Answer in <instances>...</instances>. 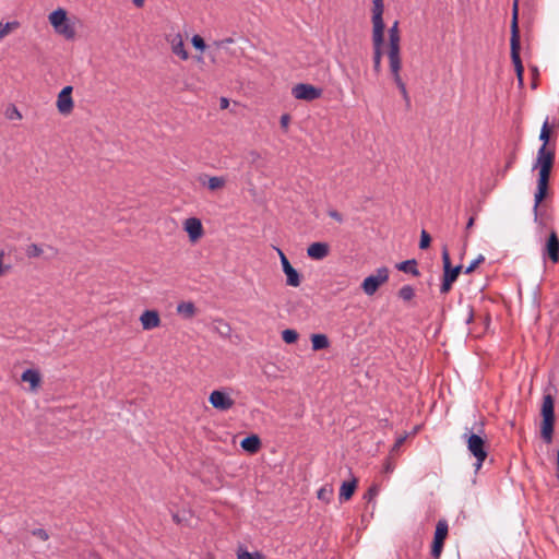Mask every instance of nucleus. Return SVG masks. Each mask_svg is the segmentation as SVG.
<instances>
[{"label":"nucleus","mask_w":559,"mask_h":559,"mask_svg":"<svg viewBox=\"0 0 559 559\" xmlns=\"http://www.w3.org/2000/svg\"><path fill=\"white\" fill-rule=\"evenodd\" d=\"M555 160V152L545 147L543 144L538 152L537 158L534 165L535 168H539L538 180H537V190L535 192V204H534V215L535 219L538 217V205L544 200L548 189V181L550 171Z\"/></svg>","instance_id":"1"},{"label":"nucleus","mask_w":559,"mask_h":559,"mask_svg":"<svg viewBox=\"0 0 559 559\" xmlns=\"http://www.w3.org/2000/svg\"><path fill=\"white\" fill-rule=\"evenodd\" d=\"M462 438L466 441L468 452L476 460L475 471L480 469L488 456L484 423L476 421L473 427H465Z\"/></svg>","instance_id":"2"},{"label":"nucleus","mask_w":559,"mask_h":559,"mask_svg":"<svg viewBox=\"0 0 559 559\" xmlns=\"http://www.w3.org/2000/svg\"><path fill=\"white\" fill-rule=\"evenodd\" d=\"M543 421L540 426V435L546 443H551L555 425L554 399L547 394L543 399L542 405Z\"/></svg>","instance_id":"3"},{"label":"nucleus","mask_w":559,"mask_h":559,"mask_svg":"<svg viewBox=\"0 0 559 559\" xmlns=\"http://www.w3.org/2000/svg\"><path fill=\"white\" fill-rule=\"evenodd\" d=\"M389 280V270L385 266L379 267L376 274L367 276L361 287L366 295L372 296L378 288Z\"/></svg>","instance_id":"4"},{"label":"nucleus","mask_w":559,"mask_h":559,"mask_svg":"<svg viewBox=\"0 0 559 559\" xmlns=\"http://www.w3.org/2000/svg\"><path fill=\"white\" fill-rule=\"evenodd\" d=\"M449 525L445 520H439L436 525L435 537L431 546V556L433 558H439L442 549L444 540L448 536Z\"/></svg>","instance_id":"5"},{"label":"nucleus","mask_w":559,"mask_h":559,"mask_svg":"<svg viewBox=\"0 0 559 559\" xmlns=\"http://www.w3.org/2000/svg\"><path fill=\"white\" fill-rule=\"evenodd\" d=\"M25 254L28 259L43 257L50 260L58 255V249L50 245L29 243L25 248Z\"/></svg>","instance_id":"6"},{"label":"nucleus","mask_w":559,"mask_h":559,"mask_svg":"<svg viewBox=\"0 0 559 559\" xmlns=\"http://www.w3.org/2000/svg\"><path fill=\"white\" fill-rule=\"evenodd\" d=\"M292 93L296 99L310 102L320 98L322 90L311 84L299 83L293 87Z\"/></svg>","instance_id":"7"},{"label":"nucleus","mask_w":559,"mask_h":559,"mask_svg":"<svg viewBox=\"0 0 559 559\" xmlns=\"http://www.w3.org/2000/svg\"><path fill=\"white\" fill-rule=\"evenodd\" d=\"M400 41L401 40L389 41L388 58L391 74L400 73L402 69Z\"/></svg>","instance_id":"8"},{"label":"nucleus","mask_w":559,"mask_h":559,"mask_svg":"<svg viewBox=\"0 0 559 559\" xmlns=\"http://www.w3.org/2000/svg\"><path fill=\"white\" fill-rule=\"evenodd\" d=\"M166 41L170 45L171 52L181 60H187L189 53L185 47L183 37L180 33L166 35Z\"/></svg>","instance_id":"9"},{"label":"nucleus","mask_w":559,"mask_h":559,"mask_svg":"<svg viewBox=\"0 0 559 559\" xmlns=\"http://www.w3.org/2000/svg\"><path fill=\"white\" fill-rule=\"evenodd\" d=\"M72 90V86L68 85L58 94L57 108L61 115H69L73 110Z\"/></svg>","instance_id":"10"},{"label":"nucleus","mask_w":559,"mask_h":559,"mask_svg":"<svg viewBox=\"0 0 559 559\" xmlns=\"http://www.w3.org/2000/svg\"><path fill=\"white\" fill-rule=\"evenodd\" d=\"M209 402L214 408L219 411H228L235 404L234 400L227 393L218 390L210 394Z\"/></svg>","instance_id":"11"},{"label":"nucleus","mask_w":559,"mask_h":559,"mask_svg":"<svg viewBox=\"0 0 559 559\" xmlns=\"http://www.w3.org/2000/svg\"><path fill=\"white\" fill-rule=\"evenodd\" d=\"M511 59L514 64V69L516 72V78L520 86H523V75H524V68L521 61L520 57V38L519 39H511Z\"/></svg>","instance_id":"12"},{"label":"nucleus","mask_w":559,"mask_h":559,"mask_svg":"<svg viewBox=\"0 0 559 559\" xmlns=\"http://www.w3.org/2000/svg\"><path fill=\"white\" fill-rule=\"evenodd\" d=\"M443 278L454 283L462 271V265L452 266L447 247L442 249Z\"/></svg>","instance_id":"13"},{"label":"nucleus","mask_w":559,"mask_h":559,"mask_svg":"<svg viewBox=\"0 0 559 559\" xmlns=\"http://www.w3.org/2000/svg\"><path fill=\"white\" fill-rule=\"evenodd\" d=\"M384 43V34H372V47H373V71L380 73L381 60H382V47Z\"/></svg>","instance_id":"14"},{"label":"nucleus","mask_w":559,"mask_h":559,"mask_svg":"<svg viewBox=\"0 0 559 559\" xmlns=\"http://www.w3.org/2000/svg\"><path fill=\"white\" fill-rule=\"evenodd\" d=\"M383 2L372 3V34H384Z\"/></svg>","instance_id":"15"},{"label":"nucleus","mask_w":559,"mask_h":559,"mask_svg":"<svg viewBox=\"0 0 559 559\" xmlns=\"http://www.w3.org/2000/svg\"><path fill=\"white\" fill-rule=\"evenodd\" d=\"M140 322L142 329L145 331H150L156 329L160 325V317L158 311L156 310H145L140 316Z\"/></svg>","instance_id":"16"},{"label":"nucleus","mask_w":559,"mask_h":559,"mask_svg":"<svg viewBox=\"0 0 559 559\" xmlns=\"http://www.w3.org/2000/svg\"><path fill=\"white\" fill-rule=\"evenodd\" d=\"M544 255H548L554 263L559 261V239L555 231H551L547 239Z\"/></svg>","instance_id":"17"},{"label":"nucleus","mask_w":559,"mask_h":559,"mask_svg":"<svg viewBox=\"0 0 559 559\" xmlns=\"http://www.w3.org/2000/svg\"><path fill=\"white\" fill-rule=\"evenodd\" d=\"M185 230L192 241L198 240L203 235L202 223L197 217H189L183 223Z\"/></svg>","instance_id":"18"},{"label":"nucleus","mask_w":559,"mask_h":559,"mask_svg":"<svg viewBox=\"0 0 559 559\" xmlns=\"http://www.w3.org/2000/svg\"><path fill=\"white\" fill-rule=\"evenodd\" d=\"M330 253V246L326 242H313L307 248V254L312 260H323Z\"/></svg>","instance_id":"19"},{"label":"nucleus","mask_w":559,"mask_h":559,"mask_svg":"<svg viewBox=\"0 0 559 559\" xmlns=\"http://www.w3.org/2000/svg\"><path fill=\"white\" fill-rule=\"evenodd\" d=\"M22 381L29 383V389L32 392H36L40 386L41 377L38 370L36 369H26L22 376Z\"/></svg>","instance_id":"20"},{"label":"nucleus","mask_w":559,"mask_h":559,"mask_svg":"<svg viewBox=\"0 0 559 559\" xmlns=\"http://www.w3.org/2000/svg\"><path fill=\"white\" fill-rule=\"evenodd\" d=\"M356 486H357L356 478H353L350 481H344L340 489V496H338L340 501L343 502V501L349 500L352 498V496L354 495Z\"/></svg>","instance_id":"21"},{"label":"nucleus","mask_w":559,"mask_h":559,"mask_svg":"<svg viewBox=\"0 0 559 559\" xmlns=\"http://www.w3.org/2000/svg\"><path fill=\"white\" fill-rule=\"evenodd\" d=\"M240 445L245 451L255 453L260 449L261 441L258 436L251 435L242 439Z\"/></svg>","instance_id":"22"},{"label":"nucleus","mask_w":559,"mask_h":559,"mask_svg":"<svg viewBox=\"0 0 559 559\" xmlns=\"http://www.w3.org/2000/svg\"><path fill=\"white\" fill-rule=\"evenodd\" d=\"M50 24L55 28V31L59 29L61 27L62 23H64L68 19L67 12L59 8L51 12L48 16Z\"/></svg>","instance_id":"23"},{"label":"nucleus","mask_w":559,"mask_h":559,"mask_svg":"<svg viewBox=\"0 0 559 559\" xmlns=\"http://www.w3.org/2000/svg\"><path fill=\"white\" fill-rule=\"evenodd\" d=\"M399 271L409 273L414 276H419V270L417 269V262L415 259L406 260L396 264Z\"/></svg>","instance_id":"24"},{"label":"nucleus","mask_w":559,"mask_h":559,"mask_svg":"<svg viewBox=\"0 0 559 559\" xmlns=\"http://www.w3.org/2000/svg\"><path fill=\"white\" fill-rule=\"evenodd\" d=\"M195 306L191 301H182L177 305V312L186 319H191L195 314Z\"/></svg>","instance_id":"25"},{"label":"nucleus","mask_w":559,"mask_h":559,"mask_svg":"<svg viewBox=\"0 0 559 559\" xmlns=\"http://www.w3.org/2000/svg\"><path fill=\"white\" fill-rule=\"evenodd\" d=\"M518 15H519V0H513L512 4V22H511V39H519V26H518Z\"/></svg>","instance_id":"26"},{"label":"nucleus","mask_w":559,"mask_h":559,"mask_svg":"<svg viewBox=\"0 0 559 559\" xmlns=\"http://www.w3.org/2000/svg\"><path fill=\"white\" fill-rule=\"evenodd\" d=\"M284 273L286 275V285L298 287L301 284V276L293 266L286 270Z\"/></svg>","instance_id":"27"},{"label":"nucleus","mask_w":559,"mask_h":559,"mask_svg":"<svg viewBox=\"0 0 559 559\" xmlns=\"http://www.w3.org/2000/svg\"><path fill=\"white\" fill-rule=\"evenodd\" d=\"M311 343L313 350L324 349L330 345L329 338L325 334H313L311 336Z\"/></svg>","instance_id":"28"},{"label":"nucleus","mask_w":559,"mask_h":559,"mask_svg":"<svg viewBox=\"0 0 559 559\" xmlns=\"http://www.w3.org/2000/svg\"><path fill=\"white\" fill-rule=\"evenodd\" d=\"M56 32L67 39H73L75 36L74 26L72 23H70L69 19H67V21L62 23L61 27H59V29Z\"/></svg>","instance_id":"29"},{"label":"nucleus","mask_w":559,"mask_h":559,"mask_svg":"<svg viewBox=\"0 0 559 559\" xmlns=\"http://www.w3.org/2000/svg\"><path fill=\"white\" fill-rule=\"evenodd\" d=\"M393 76V80L396 84V86L399 87L405 103H406V106L409 107L411 106V98H409V95L407 93V90H406V85L405 83L403 82L400 73H396V74H392Z\"/></svg>","instance_id":"30"},{"label":"nucleus","mask_w":559,"mask_h":559,"mask_svg":"<svg viewBox=\"0 0 559 559\" xmlns=\"http://www.w3.org/2000/svg\"><path fill=\"white\" fill-rule=\"evenodd\" d=\"M20 26L17 21L2 23L0 22V40L3 39L7 35L10 34L13 29H16Z\"/></svg>","instance_id":"31"},{"label":"nucleus","mask_w":559,"mask_h":559,"mask_svg":"<svg viewBox=\"0 0 559 559\" xmlns=\"http://www.w3.org/2000/svg\"><path fill=\"white\" fill-rule=\"evenodd\" d=\"M317 497L319 500L330 502L331 498L333 497V487L331 485H324L318 490Z\"/></svg>","instance_id":"32"},{"label":"nucleus","mask_w":559,"mask_h":559,"mask_svg":"<svg viewBox=\"0 0 559 559\" xmlns=\"http://www.w3.org/2000/svg\"><path fill=\"white\" fill-rule=\"evenodd\" d=\"M399 297L404 301H409L415 297V289L411 285H404L399 290Z\"/></svg>","instance_id":"33"},{"label":"nucleus","mask_w":559,"mask_h":559,"mask_svg":"<svg viewBox=\"0 0 559 559\" xmlns=\"http://www.w3.org/2000/svg\"><path fill=\"white\" fill-rule=\"evenodd\" d=\"M226 180L223 177H210L207 180V187L210 190L214 191L221 189L225 186Z\"/></svg>","instance_id":"34"},{"label":"nucleus","mask_w":559,"mask_h":559,"mask_svg":"<svg viewBox=\"0 0 559 559\" xmlns=\"http://www.w3.org/2000/svg\"><path fill=\"white\" fill-rule=\"evenodd\" d=\"M282 338L287 344H293L298 340V333L293 329H286L282 332Z\"/></svg>","instance_id":"35"},{"label":"nucleus","mask_w":559,"mask_h":559,"mask_svg":"<svg viewBox=\"0 0 559 559\" xmlns=\"http://www.w3.org/2000/svg\"><path fill=\"white\" fill-rule=\"evenodd\" d=\"M549 134H550L549 123H548V119H546L543 123V127H542L540 133H539V140L543 141V144H545V147H547V144L549 141Z\"/></svg>","instance_id":"36"},{"label":"nucleus","mask_w":559,"mask_h":559,"mask_svg":"<svg viewBox=\"0 0 559 559\" xmlns=\"http://www.w3.org/2000/svg\"><path fill=\"white\" fill-rule=\"evenodd\" d=\"M5 116L9 120H21L22 119V114L14 105H12L11 107H9L7 109Z\"/></svg>","instance_id":"37"},{"label":"nucleus","mask_w":559,"mask_h":559,"mask_svg":"<svg viewBox=\"0 0 559 559\" xmlns=\"http://www.w3.org/2000/svg\"><path fill=\"white\" fill-rule=\"evenodd\" d=\"M394 40H401L397 21H395L394 24L389 28V41Z\"/></svg>","instance_id":"38"},{"label":"nucleus","mask_w":559,"mask_h":559,"mask_svg":"<svg viewBox=\"0 0 559 559\" xmlns=\"http://www.w3.org/2000/svg\"><path fill=\"white\" fill-rule=\"evenodd\" d=\"M430 241H431L430 235L425 229H423L420 233L419 248L427 249L430 246Z\"/></svg>","instance_id":"39"},{"label":"nucleus","mask_w":559,"mask_h":559,"mask_svg":"<svg viewBox=\"0 0 559 559\" xmlns=\"http://www.w3.org/2000/svg\"><path fill=\"white\" fill-rule=\"evenodd\" d=\"M238 559H263V556L259 552H249L247 550H241L237 555Z\"/></svg>","instance_id":"40"},{"label":"nucleus","mask_w":559,"mask_h":559,"mask_svg":"<svg viewBox=\"0 0 559 559\" xmlns=\"http://www.w3.org/2000/svg\"><path fill=\"white\" fill-rule=\"evenodd\" d=\"M485 261V258L483 254H479L472 263L465 269V273L469 274L472 273L480 263Z\"/></svg>","instance_id":"41"},{"label":"nucleus","mask_w":559,"mask_h":559,"mask_svg":"<svg viewBox=\"0 0 559 559\" xmlns=\"http://www.w3.org/2000/svg\"><path fill=\"white\" fill-rule=\"evenodd\" d=\"M4 251L0 250V277L8 274L12 266L10 264H3Z\"/></svg>","instance_id":"42"},{"label":"nucleus","mask_w":559,"mask_h":559,"mask_svg":"<svg viewBox=\"0 0 559 559\" xmlns=\"http://www.w3.org/2000/svg\"><path fill=\"white\" fill-rule=\"evenodd\" d=\"M191 43L193 47L199 50H204L206 47L204 39L200 35H194Z\"/></svg>","instance_id":"43"},{"label":"nucleus","mask_w":559,"mask_h":559,"mask_svg":"<svg viewBox=\"0 0 559 559\" xmlns=\"http://www.w3.org/2000/svg\"><path fill=\"white\" fill-rule=\"evenodd\" d=\"M276 251H277V253L280 255V259H281V264H282L283 272H285L286 270L292 267V264L289 263V261L286 258L285 253L281 249L277 248Z\"/></svg>","instance_id":"44"},{"label":"nucleus","mask_w":559,"mask_h":559,"mask_svg":"<svg viewBox=\"0 0 559 559\" xmlns=\"http://www.w3.org/2000/svg\"><path fill=\"white\" fill-rule=\"evenodd\" d=\"M378 493H379V488H378V486L373 485L365 493L364 499H366L368 501H372L378 496Z\"/></svg>","instance_id":"45"},{"label":"nucleus","mask_w":559,"mask_h":559,"mask_svg":"<svg viewBox=\"0 0 559 559\" xmlns=\"http://www.w3.org/2000/svg\"><path fill=\"white\" fill-rule=\"evenodd\" d=\"M32 535L37 537V538H39V539H41V540H44V542L49 539V534L44 528H35V530H33L32 531Z\"/></svg>","instance_id":"46"},{"label":"nucleus","mask_w":559,"mask_h":559,"mask_svg":"<svg viewBox=\"0 0 559 559\" xmlns=\"http://www.w3.org/2000/svg\"><path fill=\"white\" fill-rule=\"evenodd\" d=\"M452 284L450 281L443 278L442 284L440 286V293L445 295L451 290Z\"/></svg>","instance_id":"47"},{"label":"nucleus","mask_w":559,"mask_h":559,"mask_svg":"<svg viewBox=\"0 0 559 559\" xmlns=\"http://www.w3.org/2000/svg\"><path fill=\"white\" fill-rule=\"evenodd\" d=\"M395 468V465L394 463L392 462L391 459H386L385 462H384V465H383V472L389 474V473H392Z\"/></svg>","instance_id":"48"},{"label":"nucleus","mask_w":559,"mask_h":559,"mask_svg":"<svg viewBox=\"0 0 559 559\" xmlns=\"http://www.w3.org/2000/svg\"><path fill=\"white\" fill-rule=\"evenodd\" d=\"M289 122H290V116H289L288 114H284V115H282L281 120H280V123H281V127H282L284 130H287V129H288Z\"/></svg>","instance_id":"49"},{"label":"nucleus","mask_w":559,"mask_h":559,"mask_svg":"<svg viewBox=\"0 0 559 559\" xmlns=\"http://www.w3.org/2000/svg\"><path fill=\"white\" fill-rule=\"evenodd\" d=\"M328 214L331 218L335 219L338 223H343L344 221L343 215L338 213L336 210H330Z\"/></svg>","instance_id":"50"},{"label":"nucleus","mask_w":559,"mask_h":559,"mask_svg":"<svg viewBox=\"0 0 559 559\" xmlns=\"http://www.w3.org/2000/svg\"><path fill=\"white\" fill-rule=\"evenodd\" d=\"M231 43H234V39L231 37H228V38L222 39L219 41H216L215 45L218 48H224L226 45L231 44Z\"/></svg>","instance_id":"51"},{"label":"nucleus","mask_w":559,"mask_h":559,"mask_svg":"<svg viewBox=\"0 0 559 559\" xmlns=\"http://www.w3.org/2000/svg\"><path fill=\"white\" fill-rule=\"evenodd\" d=\"M473 320H474V311H473V309L469 307V308H468V312H467V317H466V319H465V323H466V324H469Z\"/></svg>","instance_id":"52"},{"label":"nucleus","mask_w":559,"mask_h":559,"mask_svg":"<svg viewBox=\"0 0 559 559\" xmlns=\"http://www.w3.org/2000/svg\"><path fill=\"white\" fill-rule=\"evenodd\" d=\"M219 105H221L222 109H226L228 107V105H229V102H228L227 98L222 97L221 100H219Z\"/></svg>","instance_id":"53"},{"label":"nucleus","mask_w":559,"mask_h":559,"mask_svg":"<svg viewBox=\"0 0 559 559\" xmlns=\"http://www.w3.org/2000/svg\"><path fill=\"white\" fill-rule=\"evenodd\" d=\"M405 440V437H401L396 440L395 444L393 445V449L392 451L396 450L399 447H401V444L404 442Z\"/></svg>","instance_id":"54"},{"label":"nucleus","mask_w":559,"mask_h":559,"mask_svg":"<svg viewBox=\"0 0 559 559\" xmlns=\"http://www.w3.org/2000/svg\"><path fill=\"white\" fill-rule=\"evenodd\" d=\"M474 222H475V218H474L473 216H472V217H469V219H468V222H467V224H466V229L472 228V227H473V225H474Z\"/></svg>","instance_id":"55"},{"label":"nucleus","mask_w":559,"mask_h":559,"mask_svg":"<svg viewBox=\"0 0 559 559\" xmlns=\"http://www.w3.org/2000/svg\"><path fill=\"white\" fill-rule=\"evenodd\" d=\"M132 2L138 8H141L144 4V0H132Z\"/></svg>","instance_id":"56"},{"label":"nucleus","mask_w":559,"mask_h":559,"mask_svg":"<svg viewBox=\"0 0 559 559\" xmlns=\"http://www.w3.org/2000/svg\"><path fill=\"white\" fill-rule=\"evenodd\" d=\"M512 163H513V159H510V160H509V162L507 163V166H506V168H509V167H511Z\"/></svg>","instance_id":"57"},{"label":"nucleus","mask_w":559,"mask_h":559,"mask_svg":"<svg viewBox=\"0 0 559 559\" xmlns=\"http://www.w3.org/2000/svg\"><path fill=\"white\" fill-rule=\"evenodd\" d=\"M383 2V0H372V3Z\"/></svg>","instance_id":"58"},{"label":"nucleus","mask_w":559,"mask_h":559,"mask_svg":"<svg viewBox=\"0 0 559 559\" xmlns=\"http://www.w3.org/2000/svg\"><path fill=\"white\" fill-rule=\"evenodd\" d=\"M174 520H175L176 522H178V521H179L178 515H176V514H175V515H174Z\"/></svg>","instance_id":"59"}]
</instances>
